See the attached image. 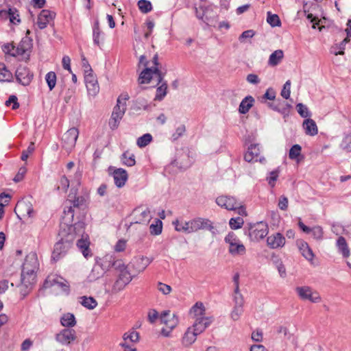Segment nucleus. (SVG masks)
Listing matches in <instances>:
<instances>
[{"label":"nucleus","instance_id":"nucleus-54","mask_svg":"<svg viewBox=\"0 0 351 351\" xmlns=\"http://www.w3.org/2000/svg\"><path fill=\"white\" fill-rule=\"evenodd\" d=\"M267 21L272 27L280 26L281 25L279 16L277 14H271L270 12H268Z\"/></svg>","mask_w":351,"mask_h":351},{"label":"nucleus","instance_id":"nucleus-15","mask_svg":"<svg viewBox=\"0 0 351 351\" xmlns=\"http://www.w3.org/2000/svg\"><path fill=\"white\" fill-rule=\"evenodd\" d=\"M108 171L113 177L114 184L118 188H121L125 184L128 179V174L126 170L122 168L116 169L114 167H110Z\"/></svg>","mask_w":351,"mask_h":351},{"label":"nucleus","instance_id":"nucleus-32","mask_svg":"<svg viewBox=\"0 0 351 351\" xmlns=\"http://www.w3.org/2000/svg\"><path fill=\"white\" fill-rule=\"evenodd\" d=\"M76 319L73 313L63 314L60 318V324L62 326L71 328L76 325Z\"/></svg>","mask_w":351,"mask_h":351},{"label":"nucleus","instance_id":"nucleus-30","mask_svg":"<svg viewBox=\"0 0 351 351\" xmlns=\"http://www.w3.org/2000/svg\"><path fill=\"white\" fill-rule=\"evenodd\" d=\"M303 128L305 130V133L307 135L315 136L318 132L317 126L314 120L311 119H306L303 122Z\"/></svg>","mask_w":351,"mask_h":351},{"label":"nucleus","instance_id":"nucleus-52","mask_svg":"<svg viewBox=\"0 0 351 351\" xmlns=\"http://www.w3.org/2000/svg\"><path fill=\"white\" fill-rule=\"evenodd\" d=\"M291 108V106L290 104L283 101V102H281V104L279 106L278 110H277V112L282 114L283 115L284 118H286L289 114Z\"/></svg>","mask_w":351,"mask_h":351},{"label":"nucleus","instance_id":"nucleus-27","mask_svg":"<svg viewBox=\"0 0 351 351\" xmlns=\"http://www.w3.org/2000/svg\"><path fill=\"white\" fill-rule=\"evenodd\" d=\"M298 247L302 255L308 261L312 262L315 254L308 244L304 240L300 239L297 242Z\"/></svg>","mask_w":351,"mask_h":351},{"label":"nucleus","instance_id":"nucleus-49","mask_svg":"<svg viewBox=\"0 0 351 351\" xmlns=\"http://www.w3.org/2000/svg\"><path fill=\"white\" fill-rule=\"evenodd\" d=\"M243 223V219L240 217L236 218H231L229 221L230 227L232 230L241 228Z\"/></svg>","mask_w":351,"mask_h":351},{"label":"nucleus","instance_id":"nucleus-36","mask_svg":"<svg viewBox=\"0 0 351 351\" xmlns=\"http://www.w3.org/2000/svg\"><path fill=\"white\" fill-rule=\"evenodd\" d=\"M337 245L339 251L342 254L343 257L348 258L350 256V250L343 237H339L338 238Z\"/></svg>","mask_w":351,"mask_h":351},{"label":"nucleus","instance_id":"nucleus-53","mask_svg":"<svg viewBox=\"0 0 351 351\" xmlns=\"http://www.w3.org/2000/svg\"><path fill=\"white\" fill-rule=\"evenodd\" d=\"M341 147L347 152H351V133L343 138Z\"/></svg>","mask_w":351,"mask_h":351},{"label":"nucleus","instance_id":"nucleus-24","mask_svg":"<svg viewBox=\"0 0 351 351\" xmlns=\"http://www.w3.org/2000/svg\"><path fill=\"white\" fill-rule=\"evenodd\" d=\"M267 244L271 249L282 247L285 244V238L281 233L276 232L267 237Z\"/></svg>","mask_w":351,"mask_h":351},{"label":"nucleus","instance_id":"nucleus-37","mask_svg":"<svg viewBox=\"0 0 351 351\" xmlns=\"http://www.w3.org/2000/svg\"><path fill=\"white\" fill-rule=\"evenodd\" d=\"M102 32L99 27V21H95L93 27V38L95 45L99 46L101 41L103 40L101 38Z\"/></svg>","mask_w":351,"mask_h":351},{"label":"nucleus","instance_id":"nucleus-51","mask_svg":"<svg viewBox=\"0 0 351 351\" xmlns=\"http://www.w3.org/2000/svg\"><path fill=\"white\" fill-rule=\"evenodd\" d=\"M297 111L299 114L304 118H307L311 117V113L306 106L303 104H298L296 106Z\"/></svg>","mask_w":351,"mask_h":351},{"label":"nucleus","instance_id":"nucleus-26","mask_svg":"<svg viewBox=\"0 0 351 351\" xmlns=\"http://www.w3.org/2000/svg\"><path fill=\"white\" fill-rule=\"evenodd\" d=\"M114 266L116 267L118 272L117 278L129 284L132 280V276L131 275L128 266L121 262H116L114 263Z\"/></svg>","mask_w":351,"mask_h":351},{"label":"nucleus","instance_id":"nucleus-28","mask_svg":"<svg viewBox=\"0 0 351 351\" xmlns=\"http://www.w3.org/2000/svg\"><path fill=\"white\" fill-rule=\"evenodd\" d=\"M161 322L166 325L168 329L171 330L178 324L179 319L178 316L173 315L171 316L169 311H164L160 316Z\"/></svg>","mask_w":351,"mask_h":351},{"label":"nucleus","instance_id":"nucleus-55","mask_svg":"<svg viewBox=\"0 0 351 351\" xmlns=\"http://www.w3.org/2000/svg\"><path fill=\"white\" fill-rule=\"evenodd\" d=\"M243 313V307L234 306L230 313V317L234 321H237L240 319L241 315Z\"/></svg>","mask_w":351,"mask_h":351},{"label":"nucleus","instance_id":"nucleus-21","mask_svg":"<svg viewBox=\"0 0 351 351\" xmlns=\"http://www.w3.org/2000/svg\"><path fill=\"white\" fill-rule=\"evenodd\" d=\"M0 18L9 19L14 25H19L21 23L20 15L16 8L10 7L8 10H0Z\"/></svg>","mask_w":351,"mask_h":351},{"label":"nucleus","instance_id":"nucleus-14","mask_svg":"<svg viewBox=\"0 0 351 351\" xmlns=\"http://www.w3.org/2000/svg\"><path fill=\"white\" fill-rule=\"evenodd\" d=\"M16 81L23 85L27 86L32 82L34 74L26 66L20 65L15 72Z\"/></svg>","mask_w":351,"mask_h":351},{"label":"nucleus","instance_id":"nucleus-19","mask_svg":"<svg viewBox=\"0 0 351 351\" xmlns=\"http://www.w3.org/2000/svg\"><path fill=\"white\" fill-rule=\"evenodd\" d=\"M299 228L305 233L312 234V237L314 239L317 241H321L324 237V230L323 228L319 226H315L313 228H309L306 226L301 219L299 220L298 223Z\"/></svg>","mask_w":351,"mask_h":351},{"label":"nucleus","instance_id":"nucleus-20","mask_svg":"<svg viewBox=\"0 0 351 351\" xmlns=\"http://www.w3.org/2000/svg\"><path fill=\"white\" fill-rule=\"evenodd\" d=\"M84 80L88 93L91 95H95L99 90L96 76L93 74V72L86 73Z\"/></svg>","mask_w":351,"mask_h":351},{"label":"nucleus","instance_id":"nucleus-25","mask_svg":"<svg viewBox=\"0 0 351 351\" xmlns=\"http://www.w3.org/2000/svg\"><path fill=\"white\" fill-rule=\"evenodd\" d=\"M152 258L147 256H141L134 257L131 262V264L134 269L138 272L143 271L147 266L152 263Z\"/></svg>","mask_w":351,"mask_h":351},{"label":"nucleus","instance_id":"nucleus-38","mask_svg":"<svg viewBox=\"0 0 351 351\" xmlns=\"http://www.w3.org/2000/svg\"><path fill=\"white\" fill-rule=\"evenodd\" d=\"M12 73L7 69L4 63L0 62V82H12Z\"/></svg>","mask_w":351,"mask_h":351},{"label":"nucleus","instance_id":"nucleus-63","mask_svg":"<svg viewBox=\"0 0 351 351\" xmlns=\"http://www.w3.org/2000/svg\"><path fill=\"white\" fill-rule=\"evenodd\" d=\"M62 67L65 70H67L69 73H72V71H71V65H70L71 64L70 58L67 56H64L62 58Z\"/></svg>","mask_w":351,"mask_h":351},{"label":"nucleus","instance_id":"nucleus-18","mask_svg":"<svg viewBox=\"0 0 351 351\" xmlns=\"http://www.w3.org/2000/svg\"><path fill=\"white\" fill-rule=\"evenodd\" d=\"M14 212L16 215H21L23 217H33L34 208L32 204L29 202L26 201H19L14 208Z\"/></svg>","mask_w":351,"mask_h":351},{"label":"nucleus","instance_id":"nucleus-58","mask_svg":"<svg viewBox=\"0 0 351 351\" xmlns=\"http://www.w3.org/2000/svg\"><path fill=\"white\" fill-rule=\"evenodd\" d=\"M69 187V180L66 176H61L60 179V186H58V189H61L64 192H66Z\"/></svg>","mask_w":351,"mask_h":351},{"label":"nucleus","instance_id":"nucleus-34","mask_svg":"<svg viewBox=\"0 0 351 351\" xmlns=\"http://www.w3.org/2000/svg\"><path fill=\"white\" fill-rule=\"evenodd\" d=\"M254 99L252 96L245 97L240 103L239 112L241 114H246L252 107Z\"/></svg>","mask_w":351,"mask_h":351},{"label":"nucleus","instance_id":"nucleus-1","mask_svg":"<svg viewBox=\"0 0 351 351\" xmlns=\"http://www.w3.org/2000/svg\"><path fill=\"white\" fill-rule=\"evenodd\" d=\"M158 65V56L157 53L154 56L152 62H149L145 55L141 56L138 66L139 69L143 68V70L138 78V84H149L152 80H155L157 84L162 82L164 74L159 69Z\"/></svg>","mask_w":351,"mask_h":351},{"label":"nucleus","instance_id":"nucleus-43","mask_svg":"<svg viewBox=\"0 0 351 351\" xmlns=\"http://www.w3.org/2000/svg\"><path fill=\"white\" fill-rule=\"evenodd\" d=\"M162 223L160 219H156L155 223L149 226L150 233L152 235H158L162 232Z\"/></svg>","mask_w":351,"mask_h":351},{"label":"nucleus","instance_id":"nucleus-9","mask_svg":"<svg viewBox=\"0 0 351 351\" xmlns=\"http://www.w3.org/2000/svg\"><path fill=\"white\" fill-rule=\"evenodd\" d=\"M79 136V130L76 128L69 129L62 137V147L70 153L75 147L77 139Z\"/></svg>","mask_w":351,"mask_h":351},{"label":"nucleus","instance_id":"nucleus-13","mask_svg":"<svg viewBox=\"0 0 351 351\" xmlns=\"http://www.w3.org/2000/svg\"><path fill=\"white\" fill-rule=\"evenodd\" d=\"M191 230L193 232H197L199 230H208L213 234H215V228L213 223L208 219L197 217L191 220Z\"/></svg>","mask_w":351,"mask_h":351},{"label":"nucleus","instance_id":"nucleus-59","mask_svg":"<svg viewBox=\"0 0 351 351\" xmlns=\"http://www.w3.org/2000/svg\"><path fill=\"white\" fill-rule=\"evenodd\" d=\"M157 289L159 291L162 293L164 295L169 294L172 290L171 287L169 285L162 283L161 282H158Z\"/></svg>","mask_w":351,"mask_h":351},{"label":"nucleus","instance_id":"nucleus-4","mask_svg":"<svg viewBox=\"0 0 351 351\" xmlns=\"http://www.w3.org/2000/svg\"><path fill=\"white\" fill-rule=\"evenodd\" d=\"M68 231L73 232L75 235V239L77 237H81L77 241V246L82 252L85 258H88L92 256L89 245L90 241L88 234H85V224L83 222L79 221L73 225L68 226Z\"/></svg>","mask_w":351,"mask_h":351},{"label":"nucleus","instance_id":"nucleus-7","mask_svg":"<svg viewBox=\"0 0 351 351\" xmlns=\"http://www.w3.org/2000/svg\"><path fill=\"white\" fill-rule=\"evenodd\" d=\"M228 244V252L233 256H243L246 253V248L237 235L231 232L224 239Z\"/></svg>","mask_w":351,"mask_h":351},{"label":"nucleus","instance_id":"nucleus-57","mask_svg":"<svg viewBox=\"0 0 351 351\" xmlns=\"http://www.w3.org/2000/svg\"><path fill=\"white\" fill-rule=\"evenodd\" d=\"M291 95V82L287 80L283 86V88L281 91V96L287 99L289 98Z\"/></svg>","mask_w":351,"mask_h":351},{"label":"nucleus","instance_id":"nucleus-3","mask_svg":"<svg viewBox=\"0 0 351 351\" xmlns=\"http://www.w3.org/2000/svg\"><path fill=\"white\" fill-rule=\"evenodd\" d=\"M38 268V263L36 254L30 253L27 255L22 265L21 283L23 285L28 288L34 282Z\"/></svg>","mask_w":351,"mask_h":351},{"label":"nucleus","instance_id":"nucleus-6","mask_svg":"<svg viewBox=\"0 0 351 351\" xmlns=\"http://www.w3.org/2000/svg\"><path fill=\"white\" fill-rule=\"evenodd\" d=\"M130 97L128 93H122L117 99V105L114 106L111 119L109 121L110 128L114 130L118 128L120 121L123 118L126 110V101Z\"/></svg>","mask_w":351,"mask_h":351},{"label":"nucleus","instance_id":"nucleus-29","mask_svg":"<svg viewBox=\"0 0 351 351\" xmlns=\"http://www.w3.org/2000/svg\"><path fill=\"white\" fill-rule=\"evenodd\" d=\"M172 223L175 226V230L178 232H182L185 233L193 232V231L191 229V220L189 221H183L182 220L177 219L174 220L172 222Z\"/></svg>","mask_w":351,"mask_h":351},{"label":"nucleus","instance_id":"nucleus-64","mask_svg":"<svg viewBox=\"0 0 351 351\" xmlns=\"http://www.w3.org/2000/svg\"><path fill=\"white\" fill-rule=\"evenodd\" d=\"M10 199L11 196L9 194L5 193H1L0 194V203L2 204L3 208L9 204Z\"/></svg>","mask_w":351,"mask_h":351},{"label":"nucleus","instance_id":"nucleus-2","mask_svg":"<svg viewBox=\"0 0 351 351\" xmlns=\"http://www.w3.org/2000/svg\"><path fill=\"white\" fill-rule=\"evenodd\" d=\"M89 200V193L86 192L83 195H77L71 192L64 202L63 219L66 222L70 223L74 217V208H81L86 206Z\"/></svg>","mask_w":351,"mask_h":351},{"label":"nucleus","instance_id":"nucleus-33","mask_svg":"<svg viewBox=\"0 0 351 351\" xmlns=\"http://www.w3.org/2000/svg\"><path fill=\"white\" fill-rule=\"evenodd\" d=\"M283 58V51L281 49L276 50L269 56L268 64L271 66H276L280 63Z\"/></svg>","mask_w":351,"mask_h":351},{"label":"nucleus","instance_id":"nucleus-56","mask_svg":"<svg viewBox=\"0 0 351 351\" xmlns=\"http://www.w3.org/2000/svg\"><path fill=\"white\" fill-rule=\"evenodd\" d=\"M186 132V127L184 124L179 125L176 129L175 132L172 134V139L173 141L178 140L179 138L182 136Z\"/></svg>","mask_w":351,"mask_h":351},{"label":"nucleus","instance_id":"nucleus-8","mask_svg":"<svg viewBox=\"0 0 351 351\" xmlns=\"http://www.w3.org/2000/svg\"><path fill=\"white\" fill-rule=\"evenodd\" d=\"M268 232L267 224L265 222L260 221L250 225L248 235L252 241H259L265 237Z\"/></svg>","mask_w":351,"mask_h":351},{"label":"nucleus","instance_id":"nucleus-39","mask_svg":"<svg viewBox=\"0 0 351 351\" xmlns=\"http://www.w3.org/2000/svg\"><path fill=\"white\" fill-rule=\"evenodd\" d=\"M161 85L156 89V94L154 98L156 101H161L167 93V82H160Z\"/></svg>","mask_w":351,"mask_h":351},{"label":"nucleus","instance_id":"nucleus-16","mask_svg":"<svg viewBox=\"0 0 351 351\" xmlns=\"http://www.w3.org/2000/svg\"><path fill=\"white\" fill-rule=\"evenodd\" d=\"M260 152L259 144H252L248 147L247 151L244 155V159L248 162H260L263 163L265 162V158L261 156Z\"/></svg>","mask_w":351,"mask_h":351},{"label":"nucleus","instance_id":"nucleus-41","mask_svg":"<svg viewBox=\"0 0 351 351\" xmlns=\"http://www.w3.org/2000/svg\"><path fill=\"white\" fill-rule=\"evenodd\" d=\"M121 162L123 165L128 167H132L136 164L134 155L128 152H124L121 156Z\"/></svg>","mask_w":351,"mask_h":351},{"label":"nucleus","instance_id":"nucleus-22","mask_svg":"<svg viewBox=\"0 0 351 351\" xmlns=\"http://www.w3.org/2000/svg\"><path fill=\"white\" fill-rule=\"evenodd\" d=\"M213 318L211 317H199L195 319L194 324L191 327L198 335L203 332L206 328H208L213 322Z\"/></svg>","mask_w":351,"mask_h":351},{"label":"nucleus","instance_id":"nucleus-23","mask_svg":"<svg viewBox=\"0 0 351 351\" xmlns=\"http://www.w3.org/2000/svg\"><path fill=\"white\" fill-rule=\"evenodd\" d=\"M55 17V13L48 10H43L38 16L37 25L40 29H45Z\"/></svg>","mask_w":351,"mask_h":351},{"label":"nucleus","instance_id":"nucleus-44","mask_svg":"<svg viewBox=\"0 0 351 351\" xmlns=\"http://www.w3.org/2000/svg\"><path fill=\"white\" fill-rule=\"evenodd\" d=\"M301 146L296 144L291 147V148L289 150V157L291 160H298V157L301 154Z\"/></svg>","mask_w":351,"mask_h":351},{"label":"nucleus","instance_id":"nucleus-48","mask_svg":"<svg viewBox=\"0 0 351 351\" xmlns=\"http://www.w3.org/2000/svg\"><path fill=\"white\" fill-rule=\"evenodd\" d=\"M127 285L128 284L123 280L117 278L112 285L111 291L112 293H117L122 291Z\"/></svg>","mask_w":351,"mask_h":351},{"label":"nucleus","instance_id":"nucleus-62","mask_svg":"<svg viewBox=\"0 0 351 351\" xmlns=\"http://www.w3.org/2000/svg\"><path fill=\"white\" fill-rule=\"evenodd\" d=\"M26 172H27L26 167H21L19 169V171H18L17 174L14 178V181L15 182H19L21 181L23 179L24 176L25 175Z\"/></svg>","mask_w":351,"mask_h":351},{"label":"nucleus","instance_id":"nucleus-50","mask_svg":"<svg viewBox=\"0 0 351 351\" xmlns=\"http://www.w3.org/2000/svg\"><path fill=\"white\" fill-rule=\"evenodd\" d=\"M233 300L234 302V306L243 307L244 299L242 294L240 293V290L234 291Z\"/></svg>","mask_w":351,"mask_h":351},{"label":"nucleus","instance_id":"nucleus-31","mask_svg":"<svg viewBox=\"0 0 351 351\" xmlns=\"http://www.w3.org/2000/svg\"><path fill=\"white\" fill-rule=\"evenodd\" d=\"M197 336V334L195 332L192 328H188L182 337V344L184 346H189L192 345L195 341Z\"/></svg>","mask_w":351,"mask_h":351},{"label":"nucleus","instance_id":"nucleus-60","mask_svg":"<svg viewBox=\"0 0 351 351\" xmlns=\"http://www.w3.org/2000/svg\"><path fill=\"white\" fill-rule=\"evenodd\" d=\"M34 151V143H31L27 149H25V150H23V152H22V154H21V160H23V161H25L29 156L33 153V152Z\"/></svg>","mask_w":351,"mask_h":351},{"label":"nucleus","instance_id":"nucleus-35","mask_svg":"<svg viewBox=\"0 0 351 351\" xmlns=\"http://www.w3.org/2000/svg\"><path fill=\"white\" fill-rule=\"evenodd\" d=\"M190 315L193 316L195 319L199 317H206L204 316L205 308L204 304L202 302L195 303L190 310Z\"/></svg>","mask_w":351,"mask_h":351},{"label":"nucleus","instance_id":"nucleus-10","mask_svg":"<svg viewBox=\"0 0 351 351\" xmlns=\"http://www.w3.org/2000/svg\"><path fill=\"white\" fill-rule=\"evenodd\" d=\"M295 291L299 298L303 300H309L313 303H319L322 301L319 293L316 291H313L308 286L297 287Z\"/></svg>","mask_w":351,"mask_h":351},{"label":"nucleus","instance_id":"nucleus-40","mask_svg":"<svg viewBox=\"0 0 351 351\" xmlns=\"http://www.w3.org/2000/svg\"><path fill=\"white\" fill-rule=\"evenodd\" d=\"M80 303L88 309H94L97 305V301L92 297L82 296L80 298Z\"/></svg>","mask_w":351,"mask_h":351},{"label":"nucleus","instance_id":"nucleus-11","mask_svg":"<svg viewBox=\"0 0 351 351\" xmlns=\"http://www.w3.org/2000/svg\"><path fill=\"white\" fill-rule=\"evenodd\" d=\"M56 340L64 346H69L77 339V334L74 329L64 328L56 335Z\"/></svg>","mask_w":351,"mask_h":351},{"label":"nucleus","instance_id":"nucleus-46","mask_svg":"<svg viewBox=\"0 0 351 351\" xmlns=\"http://www.w3.org/2000/svg\"><path fill=\"white\" fill-rule=\"evenodd\" d=\"M139 10L143 13H148L152 10V5L150 1L147 0H140L138 2Z\"/></svg>","mask_w":351,"mask_h":351},{"label":"nucleus","instance_id":"nucleus-61","mask_svg":"<svg viewBox=\"0 0 351 351\" xmlns=\"http://www.w3.org/2000/svg\"><path fill=\"white\" fill-rule=\"evenodd\" d=\"M12 104V109L16 110L19 108V104L18 102V99L15 95H11L8 100L5 101V106H9Z\"/></svg>","mask_w":351,"mask_h":351},{"label":"nucleus","instance_id":"nucleus-12","mask_svg":"<svg viewBox=\"0 0 351 351\" xmlns=\"http://www.w3.org/2000/svg\"><path fill=\"white\" fill-rule=\"evenodd\" d=\"M55 285L62 288L64 291H69V285L65 279L56 274L49 275L44 282V288L48 289Z\"/></svg>","mask_w":351,"mask_h":351},{"label":"nucleus","instance_id":"nucleus-45","mask_svg":"<svg viewBox=\"0 0 351 351\" xmlns=\"http://www.w3.org/2000/svg\"><path fill=\"white\" fill-rule=\"evenodd\" d=\"M123 340H128L132 343H136L139 340V334L135 330L124 333Z\"/></svg>","mask_w":351,"mask_h":351},{"label":"nucleus","instance_id":"nucleus-5","mask_svg":"<svg viewBox=\"0 0 351 351\" xmlns=\"http://www.w3.org/2000/svg\"><path fill=\"white\" fill-rule=\"evenodd\" d=\"M60 235L61 239L54 245L52 252L51 258L54 261H59L66 254L75 240L74 234L69 231L66 232L65 230H62Z\"/></svg>","mask_w":351,"mask_h":351},{"label":"nucleus","instance_id":"nucleus-17","mask_svg":"<svg viewBox=\"0 0 351 351\" xmlns=\"http://www.w3.org/2000/svg\"><path fill=\"white\" fill-rule=\"evenodd\" d=\"M216 203L221 208L228 210H236L239 206V202L232 196L221 195L216 199Z\"/></svg>","mask_w":351,"mask_h":351},{"label":"nucleus","instance_id":"nucleus-42","mask_svg":"<svg viewBox=\"0 0 351 351\" xmlns=\"http://www.w3.org/2000/svg\"><path fill=\"white\" fill-rule=\"evenodd\" d=\"M56 79L57 77L55 72L50 71L46 74L45 80L50 90H52L55 88Z\"/></svg>","mask_w":351,"mask_h":351},{"label":"nucleus","instance_id":"nucleus-47","mask_svg":"<svg viewBox=\"0 0 351 351\" xmlns=\"http://www.w3.org/2000/svg\"><path fill=\"white\" fill-rule=\"evenodd\" d=\"M152 141V136L150 134H145L137 139V145L140 147L147 146Z\"/></svg>","mask_w":351,"mask_h":351}]
</instances>
